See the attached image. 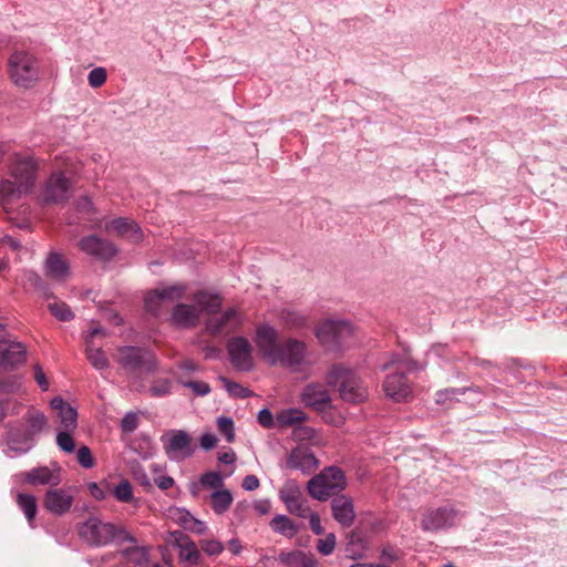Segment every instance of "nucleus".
I'll return each instance as SVG.
<instances>
[{"mask_svg": "<svg viewBox=\"0 0 567 567\" xmlns=\"http://www.w3.org/2000/svg\"><path fill=\"white\" fill-rule=\"evenodd\" d=\"M254 341L264 359L271 365H280L297 372L309 363L306 342L296 338L280 342L278 330L269 323H261L256 328Z\"/></svg>", "mask_w": 567, "mask_h": 567, "instance_id": "1", "label": "nucleus"}, {"mask_svg": "<svg viewBox=\"0 0 567 567\" xmlns=\"http://www.w3.org/2000/svg\"><path fill=\"white\" fill-rule=\"evenodd\" d=\"M383 371H390L384 380L383 390L385 394L395 401L405 400L411 394L408 373L420 369L409 354H394L390 361L381 365Z\"/></svg>", "mask_w": 567, "mask_h": 567, "instance_id": "2", "label": "nucleus"}, {"mask_svg": "<svg viewBox=\"0 0 567 567\" xmlns=\"http://www.w3.org/2000/svg\"><path fill=\"white\" fill-rule=\"evenodd\" d=\"M35 182V165L31 159L14 164L11 178L0 182V204L7 205L31 190Z\"/></svg>", "mask_w": 567, "mask_h": 567, "instance_id": "3", "label": "nucleus"}, {"mask_svg": "<svg viewBox=\"0 0 567 567\" xmlns=\"http://www.w3.org/2000/svg\"><path fill=\"white\" fill-rule=\"evenodd\" d=\"M8 74L14 85L32 87L40 80V62L29 51L16 50L8 59Z\"/></svg>", "mask_w": 567, "mask_h": 567, "instance_id": "4", "label": "nucleus"}, {"mask_svg": "<svg viewBox=\"0 0 567 567\" xmlns=\"http://www.w3.org/2000/svg\"><path fill=\"white\" fill-rule=\"evenodd\" d=\"M327 383L338 389L342 400L360 403L368 398V390L362 381L349 369L334 365L327 374Z\"/></svg>", "mask_w": 567, "mask_h": 567, "instance_id": "5", "label": "nucleus"}, {"mask_svg": "<svg viewBox=\"0 0 567 567\" xmlns=\"http://www.w3.org/2000/svg\"><path fill=\"white\" fill-rule=\"evenodd\" d=\"M463 518V513L454 505L445 504L427 508L421 520V527L427 533H437L456 526Z\"/></svg>", "mask_w": 567, "mask_h": 567, "instance_id": "6", "label": "nucleus"}, {"mask_svg": "<svg viewBox=\"0 0 567 567\" xmlns=\"http://www.w3.org/2000/svg\"><path fill=\"white\" fill-rule=\"evenodd\" d=\"M354 332L353 326L348 320L328 319L316 329V337L321 344L337 350L347 344Z\"/></svg>", "mask_w": 567, "mask_h": 567, "instance_id": "7", "label": "nucleus"}, {"mask_svg": "<svg viewBox=\"0 0 567 567\" xmlns=\"http://www.w3.org/2000/svg\"><path fill=\"white\" fill-rule=\"evenodd\" d=\"M117 362L130 374L151 373L156 368L154 355L141 348L123 347L118 349Z\"/></svg>", "mask_w": 567, "mask_h": 567, "instance_id": "8", "label": "nucleus"}, {"mask_svg": "<svg viewBox=\"0 0 567 567\" xmlns=\"http://www.w3.org/2000/svg\"><path fill=\"white\" fill-rule=\"evenodd\" d=\"M79 535L90 546H104L115 538V526L90 517L80 526Z\"/></svg>", "mask_w": 567, "mask_h": 567, "instance_id": "9", "label": "nucleus"}, {"mask_svg": "<svg viewBox=\"0 0 567 567\" xmlns=\"http://www.w3.org/2000/svg\"><path fill=\"white\" fill-rule=\"evenodd\" d=\"M165 454L171 461L181 462L193 454L190 436L184 430H172L161 436Z\"/></svg>", "mask_w": 567, "mask_h": 567, "instance_id": "10", "label": "nucleus"}, {"mask_svg": "<svg viewBox=\"0 0 567 567\" xmlns=\"http://www.w3.org/2000/svg\"><path fill=\"white\" fill-rule=\"evenodd\" d=\"M279 497L291 514L301 518H306L309 514L308 501L303 497L301 487L296 481H286L279 491Z\"/></svg>", "mask_w": 567, "mask_h": 567, "instance_id": "11", "label": "nucleus"}, {"mask_svg": "<svg viewBox=\"0 0 567 567\" xmlns=\"http://www.w3.org/2000/svg\"><path fill=\"white\" fill-rule=\"evenodd\" d=\"M167 543L178 548V558L184 567H192L199 563L200 553L196 544L182 530L168 534Z\"/></svg>", "mask_w": 567, "mask_h": 567, "instance_id": "12", "label": "nucleus"}, {"mask_svg": "<svg viewBox=\"0 0 567 567\" xmlns=\"http://www.w3.org/2000/svg\"><path fill=\"white\" fill-rule=\"evenodd\" d=\"M71 185L70 181L61 173H54L44 184L40 199L44 204L62 203L70 197Z\"/></svg>", "mask_w": 567, "mask_h": 567, "instance_id": "13", "label": "nucleus"}, {"mask_svg": "<svg viewBox=\"0 0 567 567\" xmlns=\"http://www.w3.org/2000/svg\"><path fill=\"white\" fill-rule=\"evenodd\" d=\"M78 246L84 254L103 261L111 260L117 252V248L113 243L96 235L81 238Z\"/></svg>", "mask_w": 567, "mask_h": 567, "instance_id": "14", "label": "nucleus"}, {"mask_svg": "<svg viewBox=\"0 0 567 567\" xmlns=\"http://www.w3.org/2000/svg\"><path fill=\"white\" fill-rule=\"evenodd\" d=\"M228 354L233 367L239 371H249L254 365L251 344L244 337H236L229 340L227 346Z\"/></svg>", "mask_w": 567, "mask_h": 567, "instance_id": "15", "label": "nucleus"}, {"mask_svg": "<svg viewBox=\"0 0 567 567\" xmlns=\"http://www.w3.org/2000/svg\"><path fill=\"white\" fill-rule=\"evenodd\" d=\"M27 348L23 343L0 340V371H11L25 362Z\"/></svg>", "mask_w": 567, "mask_h": 567, "instance_id": "16", "label": "nucleus"}, {"mask_svg": "<svg viewBox=\"0 0 567 567\" xmlns=\"http://www.w3.org/2000/svg\"><path fill=\"white\" fill-rule=\"evenodd\" d=\"M74 502L72 488H49L43 498L44 508L56 516L70 511Z\"/></svg>", "mask_w": 567, "mask_h": 567, "instance_id": "17", "label": "nucleus"}, {"mask_svg": "<svg viewBox=\"0 0 567 567\" xmlns=\"http://www.w3.org/2000/svg\"><path fill=\"white\" fill-rule=\"evenodd\" d=\"M186 291V286L182 284L163 286L148 292L145 298V308L148 312L157 316L159 313L161 301H175L181 299Z\"/></svg>", "mask_w": 567, "mask_h": 567, "instance_id": "18", "label": "nucleus"}, {"mask_svg": "<svg viewBox=\"0 0 567 567\" xmlns=\"http://www.w3.org/2000/svg\"><path fill=\"white\" fill-rule=\"evenodd\" d=\"M18 476L31 485L58 486L62 481L61 467L56 463H54L52 467H34L29 472L19 474Z\"/></svg>", "mask_w": 567, "mask_h": 567, "instance_id": "19", "label": "nucleus"}, {"mask_svg": "<svg viewBox=\"0 0 567 567\" xmlns=\"http://www.w3.org/2000/svg\"><path fill=\"white\" fill-rule=\"evenodd\" d=\"M6 444L3 453L8 457H17L28 453L33 446V440L29 437L25 432H22L19 427L9 426L7 437L4 442L0 441V446Z\"/></svg>", "mask_w": 567, "mask_h": 567, "instance_id": "20", "label": "nucleus"}, {"mask_svg": "<svg viewBox=\"0 0 567 567\" xmlns=\"http://www.w3.org/2000/svg\"><path fill=\"white\" fill-rule=\"evenodd\" d=\"M301 401L309 408L323 411L330 406L331 398L321 383H309L301 392Z\"/></svg>", "mask_w": 567, "mask_h": 567, "instance_id": "21", "label": "nucleus"}, {"mask_svg": "<svg viewBox=\"0 0 567 567\" xmlns=\"http://www.w3.org/2000/svg\"><path fill=\"white\" fill-rule=\"evenodd\" d=\"M287 467L310 474L318 467V460L309 449L297 446L288 455Z\"/></svg>", "mask_w": 567, "mask_h": 567, "instance_id": "22", "label": "nucleus"}, {"mask_svg": "<svg viewBox=\"0 0 567 567\" xmlns=\"http://www.w3.org/2000/svg\"><path fill=\"white\" fill-rule=\"evenodd\" d=\"M103 230L106 233L114 231L116 235L133 243H138L143 239V233L140 226L134 220L124 217L106 221L103 226Z\"/></svg>", "mask_w": 567, "mask_h": 567, "instance_id": "23", "label": "nucleus"}, {"mask_svg": "<svg viewBox=\"0 0 567 567\" xmlns=\"http://www.w3.org/2000/svg\"><path fill=\"white\" fill-rule=\"evenodd\" d=\"M97 336H105L104 330L101 328H94L86 336L85 354L92 367L99 371H102L109 368V360L103 350L94 344V338Z\"/></svg>", "mask_w": 567, "mask_h": 567, "instance_id": "24", "label": "nucleus"}, {"mask_svg": "<svg viewBox=\"0 0 567 567\" xmlns=\"http://www.w3.org/2000/svg\"><path fill=\"white\" fill-rule=\"evenodd\" d=\"M333 518L343 527H350L355 517L353 502L347 495H337L331 501Z\"/></svg>", "mask_w": 567, "mask_h": 567, "instance_id": "25", "label": "nucleus"}, {"mask_svg": "<svg viewBox=\"0 0 567 567\" xmlns=\"http://www.w3.org/2000/svg\"><path fill=\"white\" fill-rule=\"evenodd\" d=\"M239 324V316L236 309H228L224 313L212 317L206 321V330L212 334L235 329Z\"/></svg>", "mask_w": 567, "mask_h": 567, "instance_id": "26", "label": "nucleus"}, {"mask_svg": "<svg viewBox=\"0 0 567 567\" xmlns=\"http://www.w3.org/2000/svg\"><path fill=\"white\" fill-rule=\"evenodd\" d=\"M44 270L47 277L54 280H64L69 274V265L62 255L52 251L45 259Z\"/></svg>", "mask_w": 567, "mask_h": 567, "instance_id": "27", "label": "nucleus"}, {"mask_svg": "<svg viewBox=\"0 0 567 567\" xmlns=\"http://www.w3.org/2000/svg\"><path fill=\"white\" fill-rule=\"evenodd\" d=\"M199 310L192 305L178 303L172 312L173 321L179 327H193L199 320Z\"/></svg>", "mask_w": 567, "mask_h": 567, "instance_id": "28", "label": "nucleus"}, {"mask_svg": "<svg viewBox=\"0 0 567 567\" xmlns=\"http://www.w3.org/2000/svg\"><path fill=\"white\" fill-rule=\"evenodd\" d=\"M117 555H121L128 563L135 566H144L148 561V551L145 547L142 546H132L124 548L120 551L111 553L102 556V560L106 561L110 559H115Z\"/></svg>", "mask_w": 567, "mask_h": 567, "instance_id": "29", "label": "nucleus"}, {"mask_svg": "<svg viewBox=\"0 0 567 567\" xmlns=\"http://www.w3.org/2000/svg\"><path fill=\"white\" fill-rule=\"evenodd\" d=\"M278 560L287 567H318L313 556L302 550L281 551Z\"/></svg>", "mask_w": 567, "mask_h": 567, "instance_id": "30", "label": "nucleus"}, {"mask_svg": "<svg viewBox=\"0 0 567 567\" xmlns=\"http://www.w3.org/2000/svg\"><path fill=\"white\" fill-rule=\"evenodd\" d=\"M196 308L200 312L215 313L221 306V298L218 293H210L205 290H199L193 296Z\"/></svg>", "mask_w": 567, "mask_h": 567, "instance_id": "31", "label": "nucleus"}, {"mask_svg": "<svg viewBox=\"0 0 567 567\" xmlns=\"http://www.w3.org/2000/svg\"><path fill=\"white\" fill-rule=\"evenodd\" d=\"M210 501H212L210 506H212V509L214 511V513L217 515H223L229 509V507L234 501V497L229 489L223 488V489L214 491L210 494Z\"/></svg>", "mask_w": 567, "mask_h": 567, "instance_id": "32", "label": "nucleus"}, {"mask_svg": "<svg viewBox=\"0 0 567 567\" xmlns=\"http://www.w3.org/2000/svg\"><path fill=\"white\" fill-rule=\"evenodd\" d=\"M308 493L318 501L328 499L333 493L328 487V483L321 474L313 476L307 484Z\"/></svg>", "mask_w": 567, "mask_h": 567, "instance_id": "33", "label": "nucleus"}, {"mask_svg": "<svg viewBox=\"0 0 567 567\" xmlns=\"http://www.w3.org/2000/svg\"><path fill=\"white\" fill-rule=\"evenodd\" d=\"M320 474L323 476L326 483H328V487L333 494L344 489L347 482L340 468L334 466L327 467Z\"/></svg>", "mask_w": 567, "mask_h": 567, "instance_id": "34", "label": "nucleus"}, {"mask_svg": "<svg viewBox=\"0 0 567 567\" xmlns=\"http://www.w3.org/2000/svg\"><path fill=\"white\" fill-rule=\"evenodd\" d=\"M307 420V414L299 409L290 408L277 414L276 422L281 427L300 424Z\"/></svg>", "mask_w": 567, "mask_h": 567, "instance_id": "35", "label": "nucleus"}, {"mask_svg": "<svg viewBox=\"0 0 567 567\" xmlns=\"http://www.w3.org/2000/svg\"><path fill=\"white\" fill-rule=\"evenodd\" d=\"M17 504L23 512L29 525L33 527V520L37 515V499L33 495L27 493H19L17 496Z\"/></svg>", "mask_w": 567, "mask_h": 567, "instance_id": "36", "label": "nucleus"}, {"mask_svg": "<svg viewBox=\"0 0 567 567\" xmlns=\"http://www.w3.org/2000/svg\"><path fill=\"white\" fill-rule=\"evenodd\" d=\"M279 319L288 327L298 329L307 326L308 318L305 313L292 308H285L279 312Z\"/></svg>", "mask_w": 567, "mask_h": 567, "instance_id": "37", "label": "nucleus"}, {"mask_svg": "<svg viewBox=\"0 0 567 567\" xmlns=\"http://www.w3.org/2000/svg\"><path fill=\"white\" fill-rule=\"evenodd\" d=\"M27 431L25 433L30 439L33 440L35 435L41 433V431L47 426L48 420L47 416L41 412H29L27 417Z\"/></svg>", "mask_w": 567, "mask_h": 567, "instance_id": "38", "label": "nucleus"}, {"mask_svg": "<svg viewBox=\"0 0 567 567\" xmlns=\"http://www.w3.org/2000/svg\"><path fill=\"white\" fill-rule=\"evenodd\" d=\"M270 526L275 532L288 537H292L297 533L296 525L285 515H276L271 519Z\"/></svg>", "mask_w": 567, "mask_h": 567, "instance_id": "39", "label": "nucleus"}, {"mask_svg": "<svg viewBox=\"0 0 567 567\" xmlns=\"http://www.w3.org/2000/svg\"><path fill=\"white\" fill-rule=\"evenodd\" d=\"M199 484L204 487L213 488L215 491L223 489L224 477L219 472H206L200 475Z\"/></svg>", "mask_w": 567, "mask_h": 567, "instance_id": "40", "label": "nucleus"}, {"mask_svg": "<svg viewBox=\"0 0 567 567\" xmlns=\"http://www.w3.org/2000/svg\"><path fill=\"white\" fill-rule=\"evenodd\" d=\"M61 425L66 431H74L78 425V413L76 410L71 405L64 408L59 412Z\"/></svg>", "mask_w": 567, "mask_h": 567, "instance_id": "41", "label": "nucleus"}, {"mask_svg": "<svg viewBox=\"0 0 567 567\" xmlns=\"http://www.w3.org/2000/svg\"><path fill=\"white\" fill-rule=\"evenodd\" d=\"M50 312L60 321H69L73 319V312L70 307L61 301L50 302L48 305Z\"/></svg>", "mask_w": 567, "mask_h": 567, "instance_id": "42", "label": "nucleus"}, {"mask_svg": "<svg viewBox=\"0 0 567 567\" xmlns=\"http://www.w3.org/2000/svg\"><path fill=\"white\" fill-rule=\"evenodd\" d=\"M22 385V379L18 375H10L7 378H0V393L11 394L17 393Z\"/></svg>", "mask_w": 567, "mask_h": 567, "instance_id": "43", "label": "nucleus"}, {"mask_svg": "<svg viewBox=\"0 0 567 567\" xmlns=\"http://www.w3.org/2000/svg\"><path fill=\"white\" fill-rule=\"evenodd\" d=\"M71 432L72 431L63 430L56 434V445L66 454H71L75 451V443Z\"/></svg>", "mask_w": 567, "mask_h": 567, "instance_id": "44", "label": "nucleus"}, {"mask_svg": "<svg viewBox=\"0 0 567 567\" xmlns=\"http://www.w3.org/2000/svg\"><path fill=\"white\" fill-rule=\"evenodd\" d=\"M218 431L225 435L227 442H233L235 439L234 421L229 416L220 415L217 417Z\"/></svg>", "mask_w": 567, "mask_h": 567, "instance_id": "45", "label": "nucleus"}, {"mask_svg": "<svg viewBox=\"0 0 567 567\" xmlns=\"http://www.w3.org/2000/svg\"><path fill=\"white\" fill-rule=\"evenodd\" d=\"M220 381L223 382L226 391L234 398L245 399L250 395V391L239 383L231 382L224 377H220Z\"/></svg>", "mask_w": 567, "mask_h": 567, "instance_id": "46", "label": "nucleus"}, {"mask_svg": "<svg viewBox=\"0 0 567 567\" xmlns=\"http://www.w3.org/2000/svg\"><path fill=\"white\" fill-rule=\"evenodd\" d=\"M172 381L168 379H158L153 382L150 393L156 398H164L171 394Z\"/></svg>", "mask_w": 567, "mask_h": 567, "instance_id": "47", "label": "nucleus"}, {"mask_svg": "<svg viewBox=\"0 0 567 567\" xmlns=\"http://www.w3.org/2000/svg\"><path fill=\"white\" fill-rule=\"evenodd\" d=\"M106 78V70L102 66H97L90 71L87 75V82L91 87L97 89L105 83Z\"/></svg>", "mask_w": 567, "mask_h": 567, "instance_id": "48", "label": "nucleus"}, {"mask_svg": "<svg viewBox=\"0 0 567 567\" xmlns=\"http://www.w3.org/2000/svg\"><path fill=\"white\" fill-rule=\"evenodd\" d=\"M114 496L118 502L127 503L133 498L132 486L127 481H122L114 488Z\"/></svg>", "mask_w": 567, "mask_h": 567, "instance_id": "49", "label": "nucleus"}, {"mask_svg": "<svg viewBox=\"0 0 567 567\" xmlns=\"http://www.w3.org/2000/svg\"><path fill=\"white\" fill-rule=\"evenodd\" d=\"M76 461L84 468H92L95 464L89 446L82 445L76 451Z\"/></svg>", "mask_w": 567, "mask_h": 567, "instance_id": "50", "label": "nucleus"}, {"mask_svg": "<svg viewBox=\"0 0 567 567\" xmlns=\"http://www.w3.org/2000/svg\"><path fill=\"white\" fill-rule=\"evenodd\" d=\"M183 386L190 389L196 395L205 396L210 392L208 383L203 381H178Z\"/></svg>", "mask_w": 567, "mask_h": 567, "instance_id": "51", "label": "nucleus"}, {"mask_svg": "<svg viewBox=\"0 0 567 567\" xmlns=\"http://www.w3.org/2000/svg\"><path fill=\"white\" fill-rule=\"evenodd\" d=\"M462 393H464V390L455 388L440 390L435 393V402L437 404H445L449 401L456 400L457 395Z\"/></svg>", "mask_w": 567, "mask_h": 567, "instance_id": "52", "label": "nucleus"}, {"mask_svg": "<svg viewBox=\"0 0 567 567\" xmlns=\"http://www.w3.org/2000/svg\"><path fill=\"white\" fill-rule=\"evenodd\" d=\"M336 547V536L333 534H328L324 538H320L317 544L318 551L328 556L333 553Z\"/></svg>", "mask_w": 567, "mask_h": 567, "instance_id": "53", "label": "nucleus"}, {"mask_svg": "<svg viewBox=\"0 0 567 567\" xmlns=\"http://www.w3.org/2000/svg\"><path fill=\"white\" fill-rule=\"evenodd\" d=\"M200 547L209 556L219 555L224 550L223 543L217 539H203Z\"/></svg>", "mask_w": 567, "mask_h": 567, "instance_id": "54", "label": "nucleus"}, {"mask_svg": "<svg viewBox=\"0 0 567 567\" xmlns=\"http://www.w3.org/2000/svg\"><path fill=\"white\" fill-rule=\"evenodd\" d=\"M137 415L133 412L126 413L121 421V427L124 432H133L137 427Z\"/></svg>", "mask_w": 567, "mask_h": 567, "instance_id": "55", "label": "nucleus"}, {"mask_svg": "<svg viewBox=\"0 0 567 567\" xmlns=\"http://www.w3.org/2000/svg\"><path fill=\"white\" fill-rule=\"evenodd\" d=\"M258 422L266 429H272L276 425L274 415L269 409H262L258 413Z\"/></svg>", "mask_w": 567, "mask_h": 567, "instance_id": "56", "label": "nucleus"}, {"mask_svg": "<svg viewBox=\"0 0 567 567\" xmlns=\"http://www.w3.org/2000/svg\"><path fill=\"white\" fill-rule=\"evenodd\" d=\"M132 473H133L134 478L138 482L140 485H142L146 488L152 487L151 480L147 476L145 470L141 465L133 467Z\"/></svg>", "mask_w": 567, "mask_h": 567, "instance_id": "57", "label": "nucleus"}, {"mask_svg": "<svg viewBox=\"0 0 567 567\" xmlns=\"http://www.w3.org/2000/svg\"><path fill=\"white\" fill-rule=\"evenodd\" d=\"M306 518H309V525H310V528L311 530L316 534V535H321L323 534V527L321 525V519H320V516L312 512L310 508H309V514L307 515Z\"/></svg>", "mask_w": 567, "mask_h": 567, "instance_id": "58", "label": "nucleus"}, {"mask_svg": "<svg viewBox=\"0 0 567 567\" xmlns=\"http://www.w3.org/2000/svg\"><path fill=\"white\" fill-rule=\"evenodd\" d=\"M34 380L42 391H48L49 382L40 364L34 365Z\"/></svg>", "mask_w": 567, "mask_h": 567, "instance_id": "59", "label": "nucleus"}, {"mask_svg": "<svg viewBox=\"0 0 567 567\" xmlns=\"http://www.w3.org/2000/svg\"><path fill=\"white\" fill-rule=\"evenodd\" d=\"M200 447L205 451L214 449L217 444V439L212 433H204L199 440Z\"/></svg>", "mask_w": 567, "mask_h": 567, "instance_id": "60", "label": "nucleus"}, {"mask_svg": "<svg viewBox=\"0 0 567 567\" xmlns=\"http://www.w3.org/2000/svg\"><path fill=\"white\" fill-rule=\"evenodd\" d=\"M113 540H116L118 543H131V544L136 543V539L134 538V536H132L126 529L116 528V527H115V538Z\"/></svg>", "mask_w": 567, "mask_h": 567, "instance_id": "61", "label": "nucleus"}, {"mask_svg": "<svg viewBox=\"0 0 567 567\" xmlns=\"http://www.w3.org/2000/svg\"><path fill=\"white\" fill-rule=\"evenodd\" d=\"M177 520L183 526V528L189 530L192 523H194V516L190 515L189 512L182 509V511H178Z\"/></svg>", "mask_w": 567, "mask_h": 567, "instance_id": "62", "label": "nucleus"}, {"mask_svg": "<svg viewBox=\"0 0 567 567\" xmlns=\"http://www.w3.org/2000/svg\"><path fill=\"white\" fill-rule=\"evenodd\" d=\"M245 491L252 492L259 487V480L256 475H247L241 483Z\"/></svg>", "mask_w": 567, "mask_h": 567, "instance_id": "63", "label": "nucleus"}, {"mask_svg": "<svg viewBox=\"0 0 567 567\" xmlns=\"http://www.w3.org/2000/svg\"><path fill=\"white\" fill-rule=\"evenodd\" d=\"M155 484L158 486V488L166 491L171 488L174 485V478L168 475L158 476L154 480Z\"/></svg>", "mask_w": 567, "mask_h": 567, "instance_id": "64", "label": "nucleus"}]
</instances>
